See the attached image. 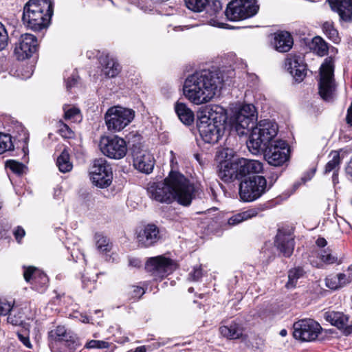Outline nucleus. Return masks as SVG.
Returning a JSON list of instances; mask_svg holds the SVG:
<instances>
[{"instance_id":"f257e3e1","label":"nucleus","mask_w":352,"mask_h":352,"mask_svg":"<svg viewBox=\"0 0 352 352\" xmlns=\"http://www.w3.org/2000/svg\"><path fill=\"white\" fill-rule=\"evenodd\" d=\"M149 197L160 203L170 204L174 200L183 206H189L195 197L193 184L182 174L171 171L164 182L148 184Z\"/></svg>"},{"instance_id":"f03ea898","label":"nucleus","mask_w":352,"mask_h":352,"mask_svg":"<svg viewBox=\"0 0 352 352\" xmlns=\"http://www.w3.org/2000/svg\"><path fill=\"white\" fill-rule=\"evenodd\" d=\"M223 78L218 74L203 70L188 76L183 85L185 98L195 105L210 102L220 91Z\"/></svg>"},{"instance_id":"7ed1b4c3","label":"nucleus","mask_w":352,"mask_h":352,"mask_svg":"<svg viewBox=\"0 0 352 352\" xmlns=\"http://www.w3.org/2000/svg\"><path fill=\"white\" fill-rule=\"evenodd\" d=\"M226 119L224 109L217 105L206 106L198 112L197 128L204 142H219L224 133Z\"/></svg>"},{"instance_id":"20e7f679","label":"nucleus","mask_w":352,"mask_h":352,"mask_svg":"<svg viewBox=\"0 0 352 352\" xmlns=\"http://www.w3.org/2000/svg\"><path fill=\"white\" fill-rule=\"evenodd\" d=\"M52 14L51 0H29L23 7L22 20L28 28L40 30L49 25Z\"/></svg>"},{"instance_id":"39448f33","label":"nucleus","mask_w":352,"mask_h":352,"mask_svg":"<svg viewBox=\"0 0 352 352\" xmlns=\"http://www.w3.org/2000/svg\"><path fill=\"white\" fill-rule=\"evenodd\" d=\"M278 133L277 124L268 120L260 121L252 128L247 146L253 154L258 153L274 140Z\"/></svg>"},{"instance_id":"423d86ee","label":"nucleus","mask_w":352,"mask_h":352,"mask_svg":"<svg viewBox=\"0 0 352 352\" xmlns=\"http://www.w3.org/2000/svg\"><path fill=\"white\" fill-rule=\"evenodd\" d=\"M135 111L121 106L111 107L104 114V122L108 131L120 132L134 119Z\"/></svg>"},{"instance_id":"0eeeda50","label":"nucleus","mask_w":352,"mask_h":352,"mask_svg":"<svg viewBox=\"0 0 352 352\" xmlns=\"http://www.w3.org/2000/svg\"><path fill=\"white\" fill-rule=\"evenodd\" d=\"M267 190V180L263 176L250 177L240 183L239 196L243 201L250 202L261 197Z\"/></svg>"},{"instance_id":"6e6552de","label":"nucleus","mask_w":352,"mask_h":352,"mask_svg":"<svg viewBox=\"0 0 352 352\" xmlns=\"http://www.w3.org/2000/svg\"><path fill=\"white\" fill-rule=\"evenodd\" d=\"M258 10L256 0H232L227 6L226 15L230 21H240L253 16Z\"/></svg>"},{"instance_id":"1a4fd4ad","label":"nucleus","mask_w":352,"mask_h":352,"mask_svg":"<svg viewBox=\"0 0 352 352\" xmlns=\"http://www.w3.org/2000/svg\"><path fill=\"white\" fill-rule=\"evenodd\" d=\"M263 150L265 160L272 166H283L289 159V147L284 140H276Z\"/></svg>"},{"instance_id":"9d476101","label":"nucleus","mask_w":352,"mask_h":352,"mask_svg":"<svg viewBox=\"0 0 352 352\" xmlns=\"http://www.w3.org/2000/svg\"><path fill=\"white\" fill-rule=\"evenodd\" d=\"M256 120L257 113L255 107L252 104H243L236 111L232 120V126L239 135H242Z\"/></svg>"},{"instance_id":"9b49d317","label":"nucleus","mask_w":352,"mask_h":352,"mask_svg":"<svg viewBox=\"0 0 352 352\" xmlns=\"http://www.w3.org/2000/svg\"><path fill=\"white\" fill-rule=\"evenodd\" d=\"M334 62L332 58H327L320 67L319 94L324 100L332 98L335 89L333 80Z\"/></svg>"},{"instance_id":"f8f14e48","label":"nucleus","mask_w":352,"mask_h":352,"mask_svg":"<svg viewBox=\"0 0 352 352\" xmlns=\"http://www.w3.org/2000/svg\"><path fill=\"white\" fill-rule=\"evenodd\" d=\"M99 148L104 155L115 160L123 158L127 152L125 140L117 135L101 137Z\"/></svg>"},{"instance_id":"ddd939ff","label":"nucleus","mask_w":352,"mask_h":352,"mask_svg":"<svg viewBox=\"0 0 352 352\" xmlns=\"http://www.w3.org/2000/svg\"><path fill=\"white\" fill-rule=\"evenodd\" d=\"M90 179L97 187L104 188L110 186L112 182L113 173L110 165L103 158L94 161L91 168Z\"/></svg>"},{"instance_id":"4468645a","label":"nucleus","mask_w":352,"mask_h":352,"mask_svg":"<svg viewBox=\"0 0 352 352\" xmlns=\"http://www.w3.org/2000/svg\"><path fill=\"white\" fill-rule=\"evenodd\" d=\"M319 323L312 319H302L294 324V337L304 342L315 340L320 333Z\"/></svg>"},{"instance_id":"2eb2a0df","label":"nucleus","mask_w":352,"mask_h":352,"mask_svg":"<svg viewBox=\"0 0 352 352\" xmlns=\"http://www.w3.org/2000/svg\"><path fill=\"white\" fill-rule=\"evenodd\" d=\"M146 268L156 278H162L175 270L177 264L168 258L157 256L147 261Z\"/></svg>"},{"instance_id":"dca6fc26","label":"nucleus","mask_w":352,"mask_h":352,"mask_svg":"<svg viewBox=\"0 0 352 352\" xmlns=\"http://www.w3.org/2000/svg\"><path fill=\"white\" fill-rule=\"evenodd\" d=\"M38 47L36 37L32 34H22L16 43L14 54L18 60H25L30 58Z\"/></svg>"},{"instance_id":"f3484780","label":"nucleus","mask_w":352,"mask_h":352,"mask_svg":"<svg viewBox=\"0 0 352 352\" xmlns=\"http://www.w3.org/2000/svg\"><path fill=\"white\" fill-rule=\"evenodd\" d=\"M133 166L139 171L149 174L153 170L155 160L146 150L134 149L133 151Z\"/></svg>"},{"instance_id":"a211bd4d","label":"nucleus","mask_w":352,"mask_h":352,"mask_svg":"<svg viewBox=\"0 0 352 352\" xmlns=\"http://www.w3.org/2000/svg\"><path fill=\"white\" fill-rule=\"evenodd\" d=\"M285 65L296 81L301 82L307 74L306 65L300 56L289 54L285 59Z\"/></svg>"},{"instance_id":"6ab92c4d","label":"nucleus","mask_w":352,"mask_h":352,"mask_svg":"<svg viewBox=\"0 0 352 352\" xmlns=\"http://www.w3.org/2000/svg\"><path fill=\"white\" fill-rule=\"evenodd\" d=\"M159 230L153 224H148L141 228L137 232V241L138 245L148 248L155 243L159 239Z\"/></svg>"},{"instance_id":"aec40b11","label":"nucleus","mask_w":352,"mask_h":352,"mask_svg":"<svg viewBox=\"0 0 352 352\" xmlns=\"http://www.w3.org/2000/svg\"><path fill=\"white\" fill-rule=\"evenodd\" d=\"M219 176L226 182H230L236 179H239V161L233 162L228 160H221L219 164Z\"/></svg>"},{"instance_id":"412c9836","label":"nucleus","mask_w":352,"mask_h":352,"mask_svg":"<svg viewBox=\"0 0 352 352\" xmlns=\"http://www.w3.org/2000/svg\"><path fill=\"white\" fill-rule=\"evenodd\" d=\"M331 9L336 12L340 20L352 21V0H328Z\"/></svg>"},{"instance_id":"4be33fe9","label":"nucleus","mask_w":352,"mask_h":352,"mask_svg":"<svg viewBox=\"0 0 352 352\" xmlns=\"http://www.w3.org/2000/svg\"><path fill=\"white\" fill-rule=\"evenodd\" d=\"M275 245L285 257H289L294 251V241L292 236L278 231L275 240Z\"/></svg>"},{"instance_id":"5701e85b","label":"nucleus","mask_w":352,"mask_h":352,"mask_svg":"<svg viewBox=\"0 0 352 352\" xmlns=\"http://www.w3.org/2000/svg\"><path fill=\"white\" fill-rule=\"evenodd\" d=\"M239 174L241 177L248 174H258L263 170V164L256 160L241 158L239 160Z\"/></svg>"},{"instance_id":"b1692460","label":"nucleus","mask_w":352,"mask_h":352,"mask_svg":"<svg viewBox=\"0 0 352 352\" xmlns=\"http://www.w3.org/2000/svg\"><path fill=\"white\" fill-rule=\"evenodd\" d=\"M294 43L291 34L287 32H278L274 34L272 45L279 52H287Z\"/></svg>"},{"instance_id":"393cba45","label":"nucleus","mask_w":352,"mask_h":352,"mask_svg":"<svg viewBox=\"0 0 352 352\" xmlns=\"http://www.w3.org/2000/svg\"><path fill=\"white\" fill-rule=\"evenodd\" d=\"M220 334L229 340H236L243 338V327L235 322H232L228 325H222L219 327Z\"/></svg>"},{"instance_id":"a878e982","label":"nucleus","mask_w":352,"mask_h":352,"mask_svg":"<svg viewBox=\"0 0 352 352\" xmlns=\"http://www.w3.org/2000/svg\"><path fill=\"white\" fill-rule=\"evenodd\" d=\"M175 111L182 123L190 125L194 121V113L184 102H177L175 104Z\"/></svg>"},{"instance_id":"bb28decb","label":"nucleus","mask_w":352,"mask_h":352,"mask_svg":"<svg viewBox=\"0 0 352 352\" xmlns=\"http://www.w3.org/2000/svg\"><path fill=\"white\" fill-rule=\"evenodd\" d=\"M258 214V210L256 208L248 209L245 211L234 214L228 221L230 226H236L244 221L250 219Z\"/></svg>"},{"instance_id":"cd10ccee","label":"nucleus","mask_w":352,"mask_h":352,"mask_svg":"<svg viewBox=\"0 0 352 352\" xmlns=\"http://www.w3.org/2000/svg\"><path fill=\"white\" fill-rule=\"evenodd\" d=\"M103 64L102 72L107 77L113 78L119 74L120 65L113 58L106 57L103 60Z\"/></svg>"},{"instance_id":"c85d7f7f","label":"nucleus","mask_w":352,"mask_h":352,"mask_svg":"<svg viewBox=\"0 0 352 352\" xmlns=\"http://www.w3.org/2000/svg\"><path fill=\"white\" fill-rule=\"evenodd\" d=\"M56 165L62 173H65L72 170L73 164L70 162L69 155L65 149L57 157Z\"/></svg>"},{"instance_id":"c756f323","label":"nucleus","mask_w":352,"mask_h":352,"mask_svg":"<svg viewBox=\"0 0 352 352\" xmlns=\"http://www.w3.org/2000/svg\"><path fill=\"white\" fill-rule=\"evenodd\" d=\"M311 49L320 56H324L328 51L327 43L320 36H315L311 41Z\"/></svg>"},{"instance_id":"7c9ffc66","label":"nucleus","mask_w":352,"mask_h":352,"mask_svg":"<svg viewBox=\"0 0 352 352\" xmlns=\"http://www.w3.org/2000/svg\"><path fill=\"white\" fill-rule=\"evenodd\" d=\"M96 249L102 254H107L111 250L112 244L109 240L101 234L96 235Z\"/></svg>"},{"instance_id":"2f4dec72","label":"nucleus","mask_w":352,"mask_h":352,"mask_svg":"<svg viewBox=\"0 0 352 352\" xmlns=\"http://www.w3.org/2000/svg\"><path fill=\"white\" fill-rule=\"evenodd\" d=\"M304 273L303 269L300 267L291 269L288 272V281L286 287L287 288L295 287L298 280L304 275Z\"/></svg>"},{"instance_id":"473e14b6","label":"nucleus","mask_w":352,"mask_h":352,"mask_svg":"<svg viewBox=\"0 0 352 352\" xmlns=\"http://www.w3.org/2000/svg\"><path fill=\"white\" fill-rule=\"evenodd\" d=\"M49 338L54 341H68L70 336L64 326H58L49 332Z\"/></svg>"},{"instance_id":"72a5a7b5","label":"nucleus","mask_w":352,"mask_h":352,"mask_svg":"<svg viewBox=\"0 0 352 352\" xmlns=\"http://www.w3.org/2000/svg\"><path fill=\"white\" fill-rule=\"evenodd\" d=\"M329 157H331V159L327 163L324 168L325 173H328L331 171L337 172L339 169V166L340 163V157L339 153L337 151H332L330 153Z\"/></svg>"},{"instance_id":"f704fd0d","label":"nucleus","mask_w":352,"mask_h":352,"mask_svg":"<svg viewBox=\"0 0 352 352\" xmlns=\"http://www.w3.org/2000/svg\"><path fill=\"white\" fill-rule=\"evenodd\" d=\"M322 30L324 33L335 43L340 42V39L338 36V31L334 28L333 23L326 21L322 25Z\"/></svg>"},{"instance_id":"c9c22d12","label":"nucleus","mask_w":352,"mask_h":352,"mask_svg":"<svg viewBox=\"0 0 352 352\" xmlns=\"http://www.w3.org/2000/svg\"><path fill=\"white\" fill-rule=\"evenodd\" d=\"M185 3L189 10L200 12L209 4V1L208 0H185Z\"/></svg>"},{"instance_id":"e433bc0d","label":"nucleus","mask_w":352,"mask_h":352,"mask_svg":"<svg viewBox=\"0 0 352 352\" xmlns=\"http://www.w3.org/2000/svg\"><path fill=\"white\" fill-rule=\"evenodd\" d=\"M14 148L11 136L8 134L0 133V154L10 151Z\"/></svg>"},{"instance_id":"4c0bfd02","label":"nucleus","mask_w":352,"mask_h":352,"mask_svg":"<svg viewBox=\"0 0 352 352\" xmlns=\"http://www.w3.org/2000/svg\"><path fill=\"white\" fill-rule=\"evenodd\" d=\"M36 278L32 283V285L40 291H43L47 285L48 278L43 272L41 270L36 272Z\"/></svg>"},{"instance_id":"58836bf2","label":"nucleus","mask_w":352,"mask_h":352,"mask_svg":"<svg viewBox=\"0 0 352 352\" xmlns=\"http://www.w3.org/2000/svg\"><path fill=\"white\" fill-rule=\"evenodd\" d=\"M65 118L70 120L72 122H80L81 120V115L80 110L76 107H64Z\"/></svg>"},{"instance_id":"ea45409f","label":"nucleus","mask_w":352,"mask_h":352,"mask_svg":"<svg viewBox=\"0 0 352 352\" xmlns=\"http://www.w3.org/2000/svg\"><path fill=\"white\" fill-rule=\"evenodd\" d=\"M325 285L328 288L333 290L342 288L338 274L335 275L331 274L325 278Z\"/></svg>"},{"instance_id":"a19ab883","label":"nucleus","mask_w":352,"mask_h":352,"mask_svg":"<svg viewBox=\"0 0 352 352\" xmlns=\"http://www.w3.org/2000/svg\"><path fill=\"white\" fill-rule=\"evenodd\" d=\"M6 166L16 174L22 173L25 168V166L22 163L13 160H8L6 163Z\"/></svg>"},{"instance_id":"79ce46f5","label":"nucleus","mask_w":352,"mask_h":352,"mask_svg":"<svg viewBox=\"0 0 352 352\" xmlns=\"http://www.w3.org/2000/svg\"><path fill=\"white\" fill-rule=\"evenodd\" d=\"M40 270L34 267H25L24 272H23V276L26 282L32 283L34 282L36 275V272H38Z\"/></svg>"},{"instance_id":"37998d69","label":"nucleus","mask_w":352,"mask_h":352,"mask_svg":"<svg viewBox=\"0 0 352 352\" xmlns=\"http://www.w3.org/2000/svg\"><path fill=\"white\" fill-rule=\"evenodd\" d=\"M8 34L5 26L0 22V50H3L8 45Z\"/></svg>"},{"instance_id":"c03bdc74","label":"nucleus","mask_w":352,"mask_h":352,"mask_svg":"<svg viewBox=\"0 0 352 352\" xmlns=\"http://www.w3.org/2000/svg\"><path fill=\"white\" fill-rule=\"evenodd\" d=\"M109 346L108 342L102 340H92L87 343V349H107Z\"/></svg>"},{"instance_id":"a18cd8bd","label":"nucleus","mask_w":352,"mask_h":352,"mask_svg":"<svg viewBox=\"0 0 352 352\" xmlns=\"http://www.w3.org/2000/svg\"><path fill=\"white\" fill-rule=\"evenodd\" d=\"M321 260L327 264H333L337 262V257L332 255L329 251L323 250L320 254Z\"/></svg>"},{"instance_id":"49530a36","label":"nucleus","mask_w":352,"mask_h":352,"mask_svg":"<svg viewBox=\"0 0 352 352\" xmlns=\"http://www.w3.org/2000/svg\"><path fill=\"white\" fill-rule=\"evenodd\" d=\"M58 127L59 133L62 137L65 138H72L74 136L72 130L63 122H60Z\"/></svg>"},{"instance_id":"de8ad7c7","label":"nucleus","mask_w":352,"mask_h":352,"mask_svg":"<svg viewBox=\"0 0 352 352\" xmlns=\"http://www.w3.org/2000/svg\"><path fill=\"white\" fill-rule=\"evenodd\" d=\"M13 303L0 299V315L6 316L12 309Z\"/></svg>"},{"instance_id":"09e8293b","label":"nucleus","mask_w":352,"mask_h":352,"mask_svg":"<svg viewBox=\"0 0 352 352\" xmlns=\"http://www.w3.org/2000/svg\"><path fill=\"white\" fill-rule=\"evenodd\" d=\"M234 155V151L232 149H230L229 148H225L221 149L219 152L218 157L221 160H228L229 161H231L232 157Z\"/></svg>"},{"instance_id":"8fccbe9b","label":"nucleus","mask_w":352,"mask_h":352,"mask_svg":"<svg viewBox=\"0 0 352 352\" xmlns=\"http://www.w3.org/2000/svg\"><path fill=\"white\" fill-rule=\"evenodd\" d=\"M131 296L133 298H140L144 294V289L141 287L138 286H132L130 288Z\"/></svg>"},{"instance_id":"3c124183","label":"nucleus","mask_w":352,"mask_h":352,"mask_svg":"<svg viewBox=\"0 0 352 352\" xmlns=\"http://www.w3.org/2000/svg\"><path fill=\"white\" fill-rule=\"evenodd\" d=\"M338 275L339 276L342 287H344L349 283H352V280L350 278V276L347 275L345 272L343 273H339Z\"/></svg>"},{"instance_id":"603ef678","label":"nucleus","mask_w":352,"mask_h":352,"mask_svg":"<svg viewBox=\"0 0 352 352\" xmlns=\"http://www.w3.org/2000/svg\"><path fill=\"white\" fill-rule=\"evenodd\" d=\"M202 276V271L200 267H195L193 271L189 274V278L191 280L197 281Z\"/></svg>"},{"instance_id":"864d4df0","label":"nucleus","mask_w":352,"mask_h":352,"mask_svg":"<svg viewBox=\"0 0 352 352\" xmlns=\"http://www.w3.org/2000/svg\"><path fill=\"white\" fill-rule=\"evenodd\" d=\"M142 262L138 258L130 257L129 258V265L133 267H140L141 266Z\"/></svg>"},{"instance_id":"5fc2aeb1","label":"nucleus","mask_w":352,"mask_h":352,"mask_svg":"<svg viewBox=\"0 0 352 352\" xmlns=\"http://www.w3.org/2000/svg\"><path fill=\"white\" fill-rule=\"evenodd\" d=\"M210 6L213 8L214 13L219 12L222 9V5L219 0H213Z\"/></svg>"},{"instance_id":"6e6d98bb","label":"nucleus","mask_w":352,"mask_h":352,"mask_svg":"<svg viewBox=\"0 0 352 352\" xmlns=\"http://www.w3.org/2000/svg\"><path fill=\"white\" fill-rule=\"evenodd\" d=\"M14 236L17 241H19L25 235V230L21 228L18 227L14 232Z\"/></svg>"},{"instance_id":"4d7b16f0","label":"nucleus","mask_w":352,"mask_h":352,"mask_svg":"<svg viewBox=\"0 0 352 352\" xmlns=\"http://www.w3.org/2000/svg\"><path fill=\"white\" fill-rule=\"evenodd\" d=\"M77 77L72 76V77L69 78L66 81V86L67 88L71 89L72 87H74L76 82H77Z\"/></svg>"},{"instance_id":"13d9d810","label":"nucleus","mask_w":352,"mask_h":352,"mask_svg":"<svg viewBox=\"0 0 352 352\" xmlns=\"http://www.w3.org/2000/svg\"><path fill=\"white\" fill-rule=\"evenodd\" d=\"M21 321L22 320L20 318L11 315L8 317V322L13 325H19L21 323Z\"/></svg>"},{"instance_id":"bf43d9fd","label":"nucleus","mask_w":352,"mask_h":352,"mask_svg":"<svg viewBox=\"0 0 352 352\" xmlns=\"http://www.w3.org/2000/svg\"><path fill=\"white\" fill-rule=\"evenodd\" d=\"M346 120L348 124L352 126V102L347 110V115L346 117Z\"/></svg>"},{"instance_id":"052dcab7","label":"nucleus","mask_w":352,"mask_h":352,"mask_svg":"<svg viewBox=\"0 0 352 352\" xmlns=\"http://www.w3.org/2000/svg\"><path fill=\"white\" fill-rule=\"evenodd\" d=\"M315 171V169H312L309 171L304 177H302V182L305 183L306 182L310 180L314 177Z\"/></svg>"},{"instance_id":"680f3d73","label":"nucleus","mask_w":352,"mask_h":352,"mask_svg":"<svg viewBox=\"0 0 352 352\" xmlns=\"http://www.w3.org/2000/svg\"><path fill=\"white\" fill-rule=\"evenodd\" d=\"M19 338L25 346H27L29 349L32 348V344L28 338L24 337L20 334L19 335Z\"/></svg>"},{"instance_id":"e2e57ef3","label":"nucleus","mask_w":352,"mask_h":352,"mask_svg":"<svg viewBox=\"0 0 352 352\" xmlns=\"http://www.w3.org/2000/svg\"><path fill=\"white\" fill-rule=\"evenodd\" d=\"M327 241L324 238H318L316 241V244L318 247L323 248L327 245Z\"/></svg>"},{"instance_id":"0e129e2a","label":"nucleus","mask_w":352,"mask_h":352,"mask_svg":"<svg viewBox=\"0 0 352 352\" xmlns=\"http://www.w3.org/2000/svg\"><path fill=\"white\" fill-rule=\"evenodd\" d=\"M210 25H212V26L219 27V28H226V27L224 26V25H225L224 23H219V22H217V21H216L215 20H214V19L210 20Z\"/></svg>"},{"instance_id":"69168bd1","label":"nucleus","mask_w":352,"mask_h":352,"mask_svg":"<svg viewBox=\"0 0 352 352\" xmlns=\"http://www.w3.org/2000/svg\"><path fill=\"white\" fill-rule=\"evenodd\" d=\"M127 352H146L145 346H140L137 347L135 350H130Z\"/></svg>"},{"instance_id":"338daca9","label":"nucleus","mask_w":352,"mask_h":352,"mask_svg":"<svg viewBox=\"0 0 352 352\" xmlns=\"http://www.w3.org/2000/svg\"><path fill=\"white\" fill-rule=\"evenodd\" d=\"M346 170H347L348 173L352 176V159L349 162V164L346 168Z\"/></svg>"},{"instance_id":"774afa93","label":"nucleus","mask_w":352,"mask_h":352,"mask_svg":"<svg viewBox=\"0 0 352 352\" xmlns=\"http://www.w3.org/2000/svg\"><path fill=\"white\" fill-rule=\"evenodd\" d=\"M347 275L350 276V278L352 280V264L345 271Z\"/></svg>"}]
</instances>
